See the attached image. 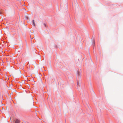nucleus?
Here are the masks:
<instances>
[{"instance_id": "nucleus-1", "label": "nucleus", "mask_w": 123, "mask_h": 123, "mask_svg": "<svg viewBox=\"0 0 123 123\" xmlns=\"http://www.w3.org/2000/svg\"><path fill=\"white\" fill-rule=\"evenodd\" d=\"M20 121L18 119H16L15 122V123H19Z\"/></svg>"}, {"instance_id": "nucleus-2", "label": "nucleus", "mask_w": 123, "mask_h": 123, "mask_svg": "<svg viewBox=\"0 0 123 123\" xmlns=\"http://www.w3.org/2000/svg\"><path fill=\"white\" fill-rule=\"evenodd\" d=\"M33 25L34 26H35V23L34 22V20H33Z\"/></svg>"}, {"instance_id": "nucleus-4", "label": "nucleus", "mask_w": 123, "mask_h": 123, "mask_svg": "<svg viewBox=\"0 0 123 123\" xmlns=\"http://www.w3.org/2000/svg\"><path fill=\"white\" fill-rule=\"evenodd\" d=\"M93 42H94V41H93Z\"/></svg>"}, {"instance_id": "nucleus-3", "label": "nucleus", "mask_w": 123, "mask_h": 123, "mask_svg": "<svg viewBox=\"0 0 123 123\" xmlns=\"http://www.w3.org/2000/svg\"><path fill=\"white\" fill-rule=\"evenodd\" d=\"M0 14H2V13L0 11Z\"/></svg>"}]
</instances>
